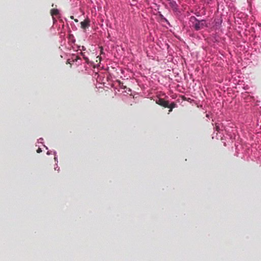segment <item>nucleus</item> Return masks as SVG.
Listing matches in <instances>:
<instances>
[{
    "label": "nucleus",
    "instance_id": "obj_17",
    "mask_svg": "<svg viewBox=\"0 0 261 261\" xmlns=\"http://www.w3.org/2000/svg\"><path fill=\"white\" fill-rule=\"evenodd\" d=\"M206 117H208V114L206 115Z\"/></svg>",
    "mask_w": 261,
    "mask_h": 261
},
{
    "label": "nucleus",
    "instance_id": "obj_12",
    "mask_svg": "<svg viewBox=\"0 0 261 261\" xmlns=\"http://www.w3.org/2000/svg\"><path fill=\"white\" fill-rule=\"evenodd\" d=\"M43 141V139L42 138H40L39 140H38V142L39 143H42V141Z\"/></svg>",
    "mask_w": 261,
    "mask_h": 261
},
{
    "label": "nucleus",
    "instance_id": "obj_11",
    "mask_svg": "<svg viewBox=\"0 0 261 261\" xmlns=\"http://www.w3.org/2000/svg\"><path fill=\"white\" fill-rule=\"evenodd\" d=\"M216 130L218 131H219L220 129V128H219V126L218 125H217V124H216Z\"/></svg>",
    "mask_w": 261,
    "mask_h": 261
},
{
    "label": "nucleus",
    "instance_id": "obj_9",
    "mask_svg": "<svg viewBox=\"0 0 261 261\" xmlns=\"http://www.w3.org/2000/svg\"><path fill=\"white\" fill-rule=\"evenodd\" d=\"M78 48H79V50H84L85 49V47H84V46H81H81H78Z\"/></svg>",
    "mask_w": 261,
    "mask_h": 261
},
{
    "label": "nucleus",
    "instance_id": "obj_7",
    "mask_svg": "<svg viewBox=\"0 0 261 261\" xmlns=\"http://www.w3.org/2000/svg\"><path fill=\"white\" fill-rule=\"evenodd\" d=\"M79 59V57L77 56H73L72 57V61L77 62Z\"/></svg>",
    "mask_w": 261,
    "mask_h": 261
},
{
    "label": "nucleus",
    "instance_id": "obj_13",
    "mask_svg": "<svg viewBox=\"0 0 261 261\" xmlns=\"http://www.w3.org/2000/svg\"><path fill=\"white\" fill-rule=\"evenodd\" d=\"M47 154H50V152L48 151L47 152Z\"/></svg>",
    "mask_w": 261,
    "mask_h": 261
},
{
    "label": "nucleus",
    "instance_id": "obj_15",
    "mask_svg": "<svg viewBox=\"0 0 261 261\" xmlns=\"http://www.w3.org/2000/svg\"><path fill=\"white\" fill-rule=\"evenodd\" d=\"M58 167L57 166V167H55V170H57V169H58Z\"/></svg>",
    "mask_w": 261,
    "mask_h": 261
},
{
    "label": "nucleus",
    "instance_id": "obj_4",
    "mask_svg": "<svg viewBox=\"0 0 261 261\" xmlns=\"http://www.w3.org/2000/svg\"><path fill=\"white\" fill-rule=\"evenodd\" d=\"M170 6L171 7L173 10L176 11L177 10V5L175 2L173 1H171L170 2Z\"/></svg>",
    "mask_w": 261,
    "mask_h": 261
},
{
    "label": "nucleus",
    "instance_id": "obj_6",
    "mask_svg": "<svg viewBox=\"0 0 261 261\" xmlns=\"http://www.w3.org/2000/svg\"><path fill=\"white\" fill-rule=\"evenodd\" d=\"M119 86H120V90H119V91L121 90L122 92H127V88L126 86H124L123 84H121L119 83Z\"/></svg>",
    "mask_w": 261,
    "mask_h": 261
},
{
    "label": "nucleus",
    "instance_id": "obj_3",
    "mask_svg": "<svg viewBox=\"0 0 261 261\" xmlns=\"http://www.w3.org/2000/svg\"><path fill=\"white\" fill-rule=\"evenodd\" d=\"M81 28L83 29L88 28L90 25V20L89 18L85 19L83 21L81 22Z\"/></svg>",
    "mask_w": 261,
    "mask_h": 261
},
{
    "label": "nucleus",
    "instance_id": "obj_5",
    "mask_svg": "<svg viewBox=\"0 0 261 261\" xmlns=\"http://www.w3.org/2000/svg\"><path fill=\"white\" fill-rule=\"evenodd\" d=\"M50 13L53 19H54V16H57L59 14V11L58 9H53L51 10Z\"/></svg>",
    "mask_w": 261,
    "mask_h": 261
},
{
    "label": "nucleus",
    "instance_id": "obj_14",
    "mask_svg": "<svg viewBox=\"0 0 261 261\" xmlns=\"http://www.w3.org/2000/svg\"><path fill=\"white\" fill-rule=\"evenodd\" d=\"M55 160L56 161H57V158L56 156L55 157Z\"/></svg>",
    "mask_w": 261,
    "mask_h": 261
},
{
    "label": "nucleus",
    "instance_id": "obj_1",
    "mask_svg": "<svg viewBox=\"0 0 261 261\" xmlns=\"http://www.w3.org/2000/svg\"><path fill=\"white\" fill-rule=\"evenodd\" d=\"M193 20L195 21L194 27L197 31L201 30L206 26V23L204 20H198L195 17H191L190 21H193Z\"/></svg>",
    "mask_w": 261,
    "mask_h": 261
},
{
    "label": "nucleus",
    "instance_id": "obj_10",
    "mask_svg": "<svg viewBox=\"0 0 261 261\" xmlns=\"http://www.w3.org/2000/svg\"><path fill=\"white\" fill-rule=\"evenodd\" d=\"M42 152V150L41 148H39L37 150V153H40Z\"/></svg>",
    "mask_w": 261,
    "mask_h": 261
},
{
    "label": "nucleus",
    "instance_id": "obj_16",
    "mask_svg": "<svg viewBox=\"0 0 261 261\" xmlns=\"http://www.w3.org/2000/svg\"><path fill=\"white\" fill-rule=\"evenodd\" d=\"M54 154H56V151H54Z\"/></svg>",
    "mask_w": 261,
    "mask_h": 261
},
{
    "label": "nucleus",
    "instance_id": "obj_8",
    "mask_svg": "<svg viewBox=\"0 0 261 261\" xmlns=\"http://www.w3.org/2000/svg\"><path fill=\"white\" fill-rule=\"evenodd\" d=\"M81 56L83 57V58L85 59V60L86 61V62L88 60V58L86 57L85 55V53H81Z\"/></svg>",
    "mask_w": 261,
    "mask_h": 261
},
{
    "label": "nucleus",
    "instance_id": "obj_2",
    "mask_svg": "<svg viewBox=\"0 0 261 261\" xmlns=\"http://www.w3.org/2000/svg\"><path fill=\"white\" fill-rule=\"evenodd\" d=\"M156 103L164 107L170 108V110H169V112H171L172 108H174L175 106V104L174 103L169 105V103L168 101H166L162 98H159L158 100H156Z\"/></svg>",
    "mask_w": 261,
    "mask_h": 261
}]
</instances>
